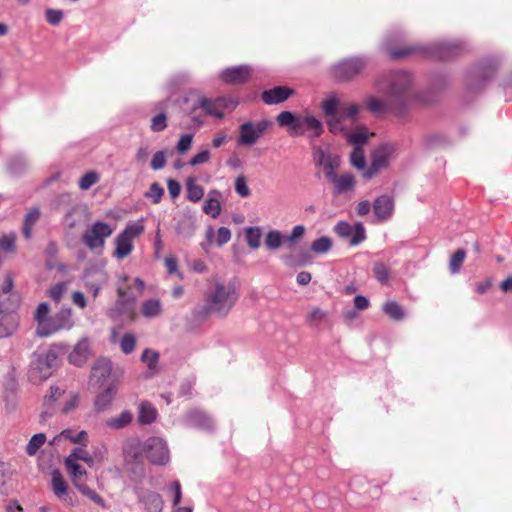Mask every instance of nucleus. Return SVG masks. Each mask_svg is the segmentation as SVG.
<instances>
[{"label":"nucleus","mask_w":512,"mask_h":512,"mask_svg":"<svg viewBox=\"0 0 512 512\" xmlns=\"http://www.w3.org/2000/svg\"><path fill=\"white\" fill-rule=\"evenodd\" d=\"M235 191L243 198H246L251 195V191L247 185L246 178L243 175H240L235 180Z\"/></svg>","instance_id":"0e129e2a"},{"label":"nucleus","mask_w":512,"mask_h":512,"mask_svg":"<svg viewBox=\"0 0 512 512\" xmlns=\"http://www.w3.org/2000/svg\"><path fill=\"white\" fill-rule=\"evenodd\" d=\"M166 162V153L164 151H158L153 155L150 166L153 170L157 171L164 168Z\"/></svg>","instance_id":"338daca9"},{"label":"nucleus","mask_w":512,"mask_h":512,"mask_svg":"<svg viewBox=\"0 0 512 512\" xmlns=\"http://www.w3.org/2000/svg\"><path fill=\"white\" fill-rule=\"evenodd\" d=\"M15 329V320L12 315H4L0 319V338L8 337Z\"/></svg>","instance_id":"09e8293b"},{"label":"nucleus","mask_w":512,"mask_h":512,"mask_svg":"<svg viewBox=\"0 0 512 512\" xmlns=\"http://www.w3.org/2000/svg\"><path fill=\"white\" fill-rule=\"evenodd\" d=\"M187 198L191 202H198L204 196V189L201 185L196 183L194 178H189L186 183Z\"/></svg>","instance_id":"4c0bfd02"},{"label":"nucleus","mask_w":512,"mask_h":512,"mask_svg":"<svg viewBox=\"0 0 512 512\" xmlns=\"http://www.w3.org/2000/svg\"><path fill=\"white\" fill-rule=\"evenodd\" d=\"M391 41V36L388 35L384 47L392 59H401L412 54H421L434 60H448L465 50V44L460 40L437 41L426 45H407L399 49L393 48L390 44Z\"/></svg>","instance_id":"7ed1b4c3"},{"label":"nucleus","mask_w":512,"mask_h":512,"mask_svg":"<svg viewBox=\"0 0 512 512\" xmlns=\"http://www.w3.org/2000/svg\"><path fill=\"white\" fill-rule=\"evenodd\" d=\"M163 312V306L159 299L150 298L145 300L141 305V314L145 318H157Z\"/></svg>","instance_id":"7c9ffc66"},{"label":"nucleus","mask_w":512,"mask_h":512,"mask_svg":"<svg viewBox=\"0 0 512 512\" xmlns=\"http://www.w3.org/2000/svg\"><path fill=\"white\" fill-rule=\"evenodd\" d=\"M89 356V342L87 340L79 341L69 355V361L75 366H82Z\"/></svg>","instance_id":"cd10ccee"},{"label":"nucleus","mask_w":512,"mask_h":512,"mask_svg":"<svg viewBox=\"0 0 512 512\" xmlns=\"http://www.w3.org/2000/svg\"><path fill=\"white\" fill-rule=\"evenodd\" d=\"M239 297L236 279L213 276L207 280L203 293L204 305L196 310V314L201 317L215 315L224 318L233 309Z\"/></svg>","instance_id":"f257e3e1"},{"label":"nucleus","mask_w":512,"mask_h":512,"mask_svg":"<svg viewBox=\"0 0 512 512\" xmlns=\"http://www.w3.org/2000/svg\"><path fill=\"white\" fill-rule=\"evenodd\" d=\"M332 248V240L328 236H321L311 244V250L316 254H326Z\"/></svg>","instance_id":"de8ad7c7"},{"label":"nucleus","mask_w":512,"mask_h":512,"mask_svg":"<svg viewBox=\"0 0 512 512\" xmlns=\"http://www.w3.org/2000/svg\"><path fill=\"white\" fill-rule=\"evenodd\" d=\"M184 422L188 427L198 428L205 431H209L214 428L213 419L205 412L198 409L188 411L184 417Z\"/></svg>","instance_id":"a211bd4d"},{"label":"nucleus","mask_w":512,"mask_h":512,"mask_svg":"<svg viewBox=\"0 0 512 512\" xmlns=\"http://www.w3.org/2000/svg\"><path fill=\"white\" fill-rule=\"evenodd\" d=\"M113 231L109 223L96 221L82 234V242L92 251H102Z\"/></svg>","instance_id":"423d86ee"},{"label":"nucleus","mask_w":512,"mask_h":512,"mask_svg":"<svg viewBox=\"0 0 512 512\" xmlns=\"http://www.w3.org/2000/svg\"><path fill=\"white\" fill-rule=\"evenodd\" d=\"M157 409L148 401H142L138 405V422L140 424H151L157 418Z\"/></svg>","instance_id":"c756f323"},{"label":"nucleus","mask_w":512,"mask_h":512,"mask_svg":"<svg viewBox=\"0 0 512 512\" xmlns=\"http://www.w3.org/2000/svg\"><path fill=\"white\" fill-rule=\"evenodd\" d=\"M133 419L129 411H123L119 416L111 417L105 421V425L114 430H120L128 426Z\"/></svg>","instance_id":"72a5a7b5"},{"label":"nucleus","mask_w":512,"mask_h":512,"mask_svg":"<svg viewBox=\"0 0 512 512\" xmlns=\"http://www.w3.org/2000/svg\"><path fill=\"white\" fill-rule=\"evenodd\" d=\"M251 67L249 65H240L226 68L221 73V78L229 84L245 83L251 75Z\"/></svg>","instance_id":"6ab92c4d"},{"label":"nucleus","mask_w":512,"mask_h":512,"mask_svg":"<svg viewBox=\"0 0 512 512\" xmlns=\"http://www.w3.org/2000/svg\"><path fill=\"white\" fill-rule=\"evenodd\" d=\"M85 279V287L92 293L94 298L99 295L101 288L107 283V276L101 271L86 272Z\"/></svg>","instance_id":"a878e982"},{"label":"nucleus","mask_w":512,"mask_h":512,"mask_svg":"<svg viewBox=\"0 0 512 512\" xmlns=\"http://www.w3.org/2000/svg\"><path fill=\"white\" fill-rule=\"evenodd\" d=\"M176 220V232L180 236L190 238L194 235L197 227V220L194 211L190 208H184L178 213Z\"/></svg>","instance_id":"dca6fc26"},{"label":"nucleus","mask_w":512,"mask_h":512,"mask_svg":"<svg viewBox=\"0 0 512 512\" xmlns=\"http://www.w3.org/2000/svg\"><path fill=\"white\" fill-rule=\"evenodd\" d=\"M49 305L46 302H42L38 305L35 312V319L37 321L36 333L40 336V327L43 321L49 319Z\"/></svg>","instance_id":"603ef678"},{"label":"nucleus","mask_w":512,"mask_h":512,"mask_svg":"<svg viewBox=\"0 0 512 512\" xmlns=\"http://www.w3.org/2000/svg\"><path fill=\"white\" fill-rule=\"evenodd\" d=\"M359 111L360 107L357 104L340 105L336 117L327 120L330 132L337 133L344 130L343 122L348 119L354 120Z\"/></svg>","instance_id":"f3484780"},{"label":"nucleus","mask_w":512,"mask_h":512,"mask_svg":"<svg viewBox=\"0 0 512 512\" xmlns=\"http://www.w3.org/2000/svg\"><path fill=\"white\" fill-rule=\"evenodd\" d=\"M115 390L113 386L107 387L105 390L100 392L95 399L94 407L97 412L106 410L113 401Z\"/></svg>","instance_id":"2f4dec72"},{"label":"nucleus","mask_w":512,"mask_h":512,"mask_svg":"<svg viewBox=\"0 0 512 512\" xmlns=\"http://www.w3.org/2000/svg\"><path fill=\"white\" fill-rule=\"evenodd\" d=\"M136 345V339L134 335L127 333L125 334L121 341H120V347L123 353L130 354Z\"/></svg>","instance_id":"69168bd1"},{"label":"nucleus","mask_w":512,"mask_h":512,"mask_svg":"<svg viewBox=\"0 0 512 512\" xmlns=\"http://www.w3.org/2000/svg\"><path fill=\"white\" fill-rule=\"evenodd\" d=\"M75 487L78 489L80 493L88 497L95 504L103 508L106 506L105 500L95 490L91 489L86 484L75 482Z\"/></svg>","instance_id":"a18cd8bd"},{"label":"nucleus","mask_w":512,"mask_h":512,"mask_svg":"<svg viewBox=\"0 0 512 512\" xmlns=\"http://www.w3.org/2000/svg\"><path fill=\"white\" fill-rule=\"evenodd\" d=\"M51 484L53 492L57 497L61 498L67 493V484L58 470L52 473Z\"/></svg>","instance_id":"c03bdc74"},{"label":"nucleus","mask_w":512,"mask_h":512,"mask_svg":"<svg viewBox=\"0 0 512 512\" xmlns=\"http://www.w3.org/2000/svg\"><path fill=\"white\" fill-rule=\"evenodd\" d=\"M164 192V188L158 182H153L144 195L146 198L150 199L152 203L158 204L160 203Z\"/></svg>","instance_id":"8fccbe9b"},{"label":"nucleus","mask_w":512,"mask_h":512,"mask_svg":"<svg viewBox=\"0 0 512 512\" xmlns=\"http://www.w3.org/2000/svg\"><path fill=\"white\" fill-rule=\"evenodd\" d=\"M375 278L381 283L386 284L390 277V269L382 262H375L373 265Z\"/></svg>","instance_id":"3c124183"},{"label":"nucleus","mask_w":512,"mask_h":512,"mask_svg":"<svg viewBox=\"0 0 512 512\" xmlns=\"http://www.w3.org/2000/svg\"><path fill=\"white\" fill-rule=\"evenodd\" d=\"M141 360L147 365L149 369H154L159 360V354L156 351L145 349L142 353Z\"/></svg>","instance_id":"052dcab7"},{"label":"nucleus","mask_w":512,"mask_h":512,"mask_svg":"<svg viewBox=\"0 0 512 512\" xmlns=\"http://www.w3.org/2000/svg\"><path fill=\"white\" fill-rule=\"evenodd\" d=\"M265 245L269 250L278 249L286 241V237L278 230H270L265 237Z\"/></svg>","instance_id":"37998d69"},{"label":"nucleus","mask_w":512,"mask_h":512,"mask_svg":"<svg viewBox=\"0 0 512 512\" xmlns=\"http://www.w3.org/2000/svg\"><path fill=\"white\" fill-rule=\"evenodd\" d=\"M339 165H340L339 157L337 155L330 154L317 166H320L323 168L326 178L329 179V178H333V175L335 174V170L339 167Z\"/></svg>","instance_id":"79ce46f5"},{"label":"nucleus","mask_w":512,"mask_h":512,"mask_svg":"<svg viewBox=\"0 0 512 512\" xmlns=\"http://www.w3.org/2000/svg\"><path fill=\"white\" fill-rule=\"evenodd\" d=\"M496 71V65L485 60L477 65L470 67L466 72V85L469 90H480L488 82Z\"/></svg>","instance_id":"0eeeda50"},{"label":"nucleus","mask_w":512,"mask_h":512,"mask_svg":"<svg viewBox=\"0 0 512 512\" xmlns=\"http://www.w3.org/2000/svg\"><path fill=\"white\" fill-rule=\"evenodd\" d=\"M64 465L73 479V482H79L78 480L86 475V470L80 464H78L72 457H66Z\"/></svg>","instance_id":"a19ab883"},{"label":"nucleus","mask_w":512,"mask_h":512,"mask_svg":"<svg viewBox=\"0 0 512 512\" xmlns=\"http://www.w3.org/2000/svg\"><path fill=\"white\" fill-rule=\"evenodd\" d=\"M46 435L44 433L34 434L26 445V453L29 456H35L38 450L45 444Z\"/></svg>","instance_id":"49530a36"},{"label":"nucleus","mask_w":512,"mask_h":512,"mask_svg":"<svg viewBox=\"0 0 512 512\" xmlns=\"http://www.w3.org/2000/svg\"><path fill=\"white\" fill-rule=\"evenodd\" d=\"M143 454L142 444H129L123 449L125 466L138 476L143 475Z\"/></svg>","instance_id":"2eb2a0df"},{"label":"nucleus","mask_w":512,"mask_h":512,"mask_svg":"<svg viewBox=\"0 0 512 512\" xmlns=\"http://www.w3.org/2000/svg\"><path fill=\"white\" fill-rule=\"evenodd\" d=\"M273 125L269 119L247 121L239 126V145L252 146Z\"/></svg>","instance_id":"6e6552de"},{"label":"nucleus","mask_w":512,"mask_h":512,"mask_svg":"<svg viewBox=\"0 0 512 512\" xmlns=\"http://www.w3.org/2000/svg\"><path fill=\"white\" fill-rule=\"evenodd\" d=\"M16 235L14 233L4 234L0 237V249L4 252L11 253L16 249Z\"/></svg>","instance_id":"13d9d810"},{"label":"nucleus","mask_w":512,"mask_h":512,"mask_svg":"<svg viewBox=\"0 0 512 512\" xmlns=\"http://www.w3.org/2000/svg\"><path fill=\"white\" fill-rule=\"evenodd\" d=\"M68 457H72L75 461L81 460L88 465L93 464V457L81 447L74 448Z\"/></svg>","instance_id":"e2e57ef3"},{"label":"nucleus","mask_w":512,"mask_h":512,"mask_svg":"<svg viewBox=\"0 0 512 512\" xmlns=\"http://www.w3.org/2000/svg\"><path fill=\"white\" fill-rule=\"evenodd\" d=\"M375 86L390 99L399 118L404 117L408 105L416 98L413 76L407 71L386 72L375 80Z\"/></svg>","instance_id":"f03ea898"},{"label":"nucleus","mask_w":512,"mask_h":512,"mask_svg":"<svg viewBox=\"0 0 512 512\" xmlns=\"http://www.w3.org/2000/svg\"><path fill=\"white\" fill-rule=\"evenodd\" d=\"M220 198L221 193L218 190H211L208 193V198L204 202L203 212L210 215L212 218H217L221 212Z\"/></svg>","instance_id":"c85d7f7f"},{"label":"nucleus","mask_w":512,"mask_h":512,"mask_svg":"<svg viewBox=\"0 0 512 512\" xmlns=\"http://www.w3.org/2000/svg\"><path fill=\"white\" fill-rule=\"evenodd\" d=\"M167 106V102H159L157 104V108L160 110H164ZM151 130L154 132H161L167 127V117L166 114L161 111L158 115L154 116L151 120Z\"/></svg>","instance_id":"e433bc0d"},{"label":"nucleus","mask_w":512,"mask_h":512,"mask_svg":"<svg viewBox=\"0 0 512 512\" xmlns=\"http://www.w3.org/2000/svg\"><path fill=\"white\" fill-rule=\"evenodd\" d=\"M112 364L107 358H99L92 366L90 381L94 384H102L111 374Z\"/></svg>","instance_id":"5701e85b"},{"label":"nucleus","mask_w":512,"mask_h":512,"mask_svg":"<svg viewBox=\"0 0 512 512\" xmlns=\"http://www.w3.org/2000/svg\"><path fill=\"white\" fill-rule=\"evenodd\" d=\"M466 253L463 249H458L452 256L449 262V269L452 274L459 272L461 265L465 259Z\"/></svg>","instance_id":"4d7b16f0"},{"label":"nucleus","mask_w":512,"mask_h":512,"mask_svg":"<svg viewBox=\"0 0 512 512\" xmlns=\"http://www.w3.org/2000/svg\"><path fill=\"white\" fill-rule=\"evenodd\" d=\"M335 233L344 239H348L351 246H357L366 239V231L362 223L351 225L340 221L334 227Z\"/></svg>","instance_id":"ddd939ff"},{"label":"nucleus","mask_w":512,"mask_h":512,"mask_svg":"<svg viewBox=\"0 0 512 512\" xmlns=\"http://www.w3.org/2000/svg\"><path fill=\"white\" fill-rule=\"evenodd\" d=\"M368 133L365 128H361L357 131L347 133L346 140L347 142L354 147L363 148V146L368 142Z\"/></svg>","instance_id":"ea45409f"},{"label":"nucleus","mask_w":512,"mask_h":512,"mask_svg":"<svg viewBox=\"0 0 512 512\" xmlns=\"http://www.w3.org/2000/svg\"><path fill=\"white\" fill-rule=\"evenodd\" d=\"M334 185V192L336 194H342L347 191H352L355 187V178L350 173H345L337 176L335 173L333 178L328 179Z\"/></svg>","instance_id":"bb28decb"},{"label":"nucleus","mask_w":512,"mask_h":512,"mask_svg":"<svg viewBox=\"0 0 512 512\" xmlns=\"http://www.w3.org/2000/svg\"><path fill=\"white\" fill-rule=\"evenodd\" d=\"M139 502L143 503L148 512H161L163 509V500L160 494L139 489L137 490Z\"/></svg>","instance_id":"b1692460"},{"label":"nucleus","mask_w":512,"mask_h":512,"mask_svg":"<svg viewBox=\"0 0 512 512\" xmlns=\"http://www.w3.org/2000/svg\"><path fill=\"white\" fill-rule=\"evenodd\" d=\"M367 65L365 57H351L336 63L332 69V76L337 81H349L357 76Z\"/></svg>","instance_id":"1a4fd4ad"},{"label":"nucleus","mask_w":512,"mask_h":512,"mask_svg":"<svg viewBox=\"0 0 512 512\" xmlns=\"http://www.w3.org/2000/svg\"><path fill=\"white\" fill-rule=\"evenodd\" d=\"M350 162L351 164L359 169L363 170L365 168V156L363 148L354 147L350 154Z\"/></svg>","instance_id":"5fc2aeb1"},{"label":"nucleus","mask_w":512,"mask_h":512,"mask_svg":"<svg viewBox=\"0 0 512 512\" xmlns=\"http://www.w3.org/2000/svg\"><path fill=\"white\" fill-rule=\"evenodd\" d=\"M117 293L119 296V300L123 303H134L137 298V294H135L130 286L119 285L117 288Z\"/></svg>","instance_id":"864d4df0"},{"label":"nucleus","mask_w":512,"mask_h":512,"mask_svg":"<svg viewBox=\"0 0 512 512\" xmlns=\"http://www.w3.org/2000/svg\"><path fill=\"white\" fill-rule=\"evenodd\" d=\"M276 121L280 127L287 128L292 137L305 136L313 141L324 132L323 123L310 113L297 115L291 111H282L277 115Z\"/></svg>","instance_id":"20e7f679"},{"label":"nucleus","mask_w":512,"mask_h":512,"mask_svg":"<svg viewBox=\"0 0 512 512\" xmlns=\"http://www.w3.org/2000/svg\"><path fill=\"white\" fill-rule=\"evenodd\" d=\"M46 20L50 25L57 26L63 19V12L57 9L46 10Z\"/></svg>","instance_id":"774afa93"},{"label":"nucleus","mask_w":512,"mask_h":512,"mask_svg":"<svg viewBox=\"0 0 512 512\" xmlns=\"http://www.w3.org/2000/svg\"><path fill=\"white\" fill-rule=\"evenodd\" d=\"M58 366V356L55 351L49 350L37 356L36 360L32 363V372L37 373L38 377L42 380L47 379L52 370Z\"/></svg>","instance_id":"4468645a"},{"label":"nucleus","mask_w":512,"mask_h":512,"mask_svg":"<svg viewBox=\"0 0 512 512\" xmlns=\"http://www.w3.org/2000/svg\"><path fill=\"white\" fill-rule=\"evenodd\" d=\"M340 105L341 104L339 98L335 95H332L322 101L321 108L324 114L330 119L336 117Z\"/></svg>","instance_id":"58836bf2"},{"label":"nucleus","mask_w":512,"mask_h":512,"mask_svg":"<svg viewBox=\"0 0 512 512\" xmlns=\"http://www.w3.org/2000/svg\"><path fill=\"white\" fill-rule=\"evenodd\" d=\"M67 290L66 282H59L48 290V296L55 302H59Z\"/></svg>","instance_id":"bf43d9fd"},{"label":"nucleus","mask_w":512,"mask_h":512,"mask_svg":"<svg viewBox=\"0 0 512 512\" xmlns=\"http://www.w3.org/2000/svg\"><path fill=\"white\" fill-rule=\"evenodd\" d=\"M363 104L366 107V109L373 115L382 116L391 111L395 114V106L391 104L390 99L385 101L383 99L370 95L364 99Z\"/></svg>","instance_id":"4be33fe9"},{"label":"nucleus","mask_w":512,"mask_h":512,"mask_svg":"<svg viewBox=\"0 0 512 512\" xmlns=\"http://www.w3.org/2000/svg\"><path fill=\"white\" fill-rule=\"evenodd\" d=\"M29 167L28 159L22 155L17 154L10 158L7 163L8 171L13 175H20L24 173Z\"/></svg>","instance_id":"473e14b6"},{"label":"nucleus","mask_w":512,"mask_h":512,"mask_svg":"<svg viewBox=\"0 0 512 512\" xmlns=\"http://www.w3.org/2000/svg\"><path fill=\"white\" fill-rule=\"evenodd\" d=\"M236 106L237 102H234L233 100L227 99L225 97H218L216 99L202 97L198 99L197 104L194 106L193 110L201 108L206 115L213 116L217 119H222L224 117V109H234Z\"/></svg>","instance_id":"f8f14e48"},{"label":"nucleus","mask_w":512,"mask_h":512,"mask_svg":"<svg viewBox=\"0 0 512 512\" xmlns=\"http://www.w3.org/2000/svg\"><path fill=\"white\" fill-rule=\"evenodd\" d=\"M99 180V176L96 172H88L84 174L79 180V187L82 190H88L91 188L97 181Z\"/></svg>","instance_id":"680f3d73"},{"label":"nucleus","mask_w":512,"mask_h":512,"mask_svg":"<svg viewBox=\"0 0 512 512\" xmlns=\"http://www.w3.org/2000/svg\"><path fill=\"white\" fill-rule=\"evenodd\" d=\"M142 450L146 458L154 465H166L170 460L167 443L160 437L147 438L142 443Z\"/></svg>","instance_id":"9d476101"},{"label":"nucleus","mask_w":512,"mask_h":512,"mask_svg":"<svg viewBox=\"0 0 512 512\" xmlns=\"http://www.w3.org/2000/svg\"><path fill=\"white\" fill-rule=\"evenodd\" d=\"M396 145L392 143H383L379 145L372 154V161L375 167L386 168L390 159L395 155Z\"/></svg>","instance_id":"393cba45"},{"label":"nucleus","mask_w":512,"mask_h":512,"mask_svg":"<svg viewBox=\"0 0 512 512\" xmlns=\"http://www.w3.org/2000/svg\"><path fill=\"white\" fill-rule=\"evenodd\" d=\"M294 90L286 86H276L262 92L261 99L267 105H276L286 101Z\"/></svg>","instance_id":"aec40b11"},{"label":"nucleus","mask_w":512,"mask_h":512,"mask_svg":"<svg viewBox=\"0 0 512 512\" xmlns=\"http://www.w3.org/2000/svg\"><path fill=\"white\" fill-rule=\"evenodd\" d=\"M384 313L395 321H401L405 318L404 308L396 301L390 300L383 304Z\"/></svg>","instance_id":"f704fd0d"},{"label":"nucleus","mask_w":512,"mask_h":512,"mask_svg":"<svg viewBox=\"0 0 512 512\" xmlns=\"http://www.w3.org/2000/svg\"><path fill=\"white\" fill-rule=\"evenodd\" d=\"M40 218V210L37 207L32 208L24 217L23 235L26 239L31 238L32 228Z\"/></svg>","instance_id":"c9c22d12"},{"label":"nucleus","mask_w":512,"mask_h":512,"mask_svg":"<svg viewBox=\"0 0 512 512\" xmlns=\"http://www.w3.org/2000/svg\"><path fill=\"white\" fill-rule=\"evenodd\" d=\"M394 210L393 198L387 194L377 197L373 203V211L379 221L391 218Z\"/></svg>","instance_id":"412c9836"},{"label":"nucleus","mask_w":512,"mask_h":512,"mask_svg":"<svg viewBox=\"0 0 512 512\" xmlns=\"http://www.w3.org/2000/svg\"><path fill=\"white\" fill-rule=\"evenodd\" d=\"M261 231L258 227H249L246 229V240L248 245L257 249L260 246Z\"/></svg>","instance_id":"6e6d98bb"},{"label":"nucleus","mask_w":512,"mask_h":512,"mask_svg":"<svg viewBox=\"0 0 512 512\" xmlns=\"http://www.w3.org/2000/svg\"><path fill=\"white\" fill-rule=\"evenodd\" d=\"M71 316L70 308H62L54 316L43 321L40 327V337H48L57 331L70 329L73 325Z\"/></svg>","instance_id":"9b49d317"},{"label":"nucleus","mask_w":512,"mask_h":512,"mask_svg":"<svg viewBox=\"0 0 512 512\" xmlns=\"http://www.w3.org/2000/svg\"><path fill=\"white\" fill-rule=\"evenodd\" d=\"M144 229V218L128 223L114 240L115 251L113 256L117 259H124L127 257L134 248L133 240L140 236L144 232Z\"/></svg>","instance_id":"39448f33"}]
</instances>
